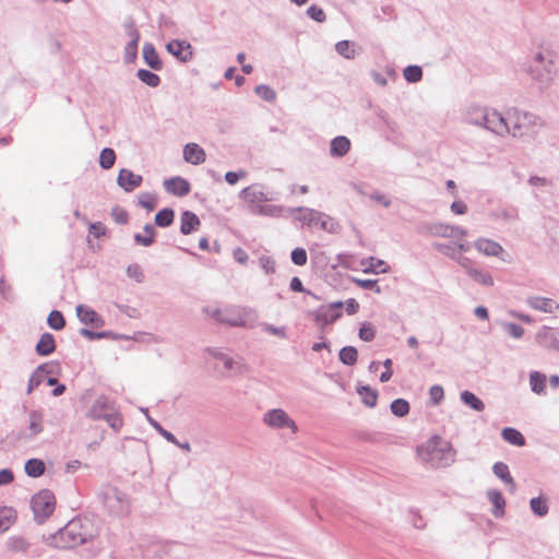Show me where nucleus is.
I'll use <instances>...</instances> for the list:
<instances>
[{"mask_svg":"<svg viewBox=\"0 0 559 559\" xmlns=\"http://www.w3.org/2000/svg\"><path fill=\"white\" fill-rule=\"evenodd\" d=\"M116 406L114 401H110L105 395L97 396L88 408L86 416L93 420H103L108 413Z\"/></svg>","mask_w":559,"mask_h":559,"instance_id":"9d476101","label":"nucleus"},{"mask_svg":"<svg viewBox=\"0 0 559 559\" xmlns=\"http://www.w3.org/2000/svg\"><path fill=\"white\" fill-rule=\"evenodd\" d=\"M9 546L14 551L27 550L28 543L21 536L10 538Z\"/></svg>","mask_w":559,"mask_h":559,"instance_id":"338daca9","label":"nucleus"},{"mask_svg":"<svg viewBox=\"0 0 559 559\" xmlns=\"http://www.w3.org/2000/svg\"><path fill=\"white\" fill-rule=\"evenodd\" d=\"M111 216L117 224H121V225L127 224L128 219H129L128 212L118 205L112 207Z\"/></svg>","mask_w":559,"mask_h":559,"instance_id":"69168bd1","label":"nucleus"},{"mask_svg":"<svg viewBox=\"0 0 559 559\" xmlns=\"http://www.w3.org/2000/svg\"><path fill=\"white\" fill-rule=\"evenodd\" d=\"M284 206L274 204H261L259 206H252L251 214L260 216L278 217L284 211Z\"/></svg>","mask_w":559,"mask_h":559,"instance_id":"c756f323","label":"nucleus"},{"mask_svg":"<svg viewBox=\"0 0 559 559\" xmlns=\"http://www.w3.org/2000/svg\"><path fill=\"white\" fill-rule=\"evenodd\" d=\"M312 314H313V320L317 323H321L322 326L331 324V323L335 322L336 320H338L342 317V312L341 311H333L332 312V310H330L326 307H321L320 309L314 311Z\"/></svg>","mask_w":559,"mask_h":559,"instance_id":"a878e982","label":"nucleus"},{"mask_svg":"<svg viewBox=\"0 0 559 559\" xmlns=\"http://www.w3.org/2000/svg\"><path fill=\"white\" fill-rule=\"evenodd\" d=\"M504 330L510 336L514 338H521L524 334V329L513 322L504 323Z\"/></svg>","mask_w":559,"mask_h":559,"instance_id":"774afa93","label":"nucleus"},{"mask_svg":"<svg viewBox=\"0 0 559 559\" xmlns=\"http://www.w3.org/2000/svg\"><path fill=\"white\" fill-rule=\"evenodd\" d=\"M94 538L90 521L73 519L48 538L49 545L59 549H72Z\"/></svg>","mask_w":559,"mask_h":559,"instance_id":"f257e3e1","label":"nucleus"},{"mask_svg":"<svg viewBox=\"0 0 559 559\" xmlns=\"http://www.w3.org/2000/svg\"><path fill=\"white\" fill-rule=\"evenodd\" d=\"M420 460L433 468L449 466L454 462L455 450L449 441L439 436H433L426 443L418 447Z\"/></svg>","mask_w":559,"mask_h":559,"instance_id":"f03ea898","label":"nucleus"},{"mask_svg":"<svg viewBox=\"0 0 559 559\" xmlns=\"http://www.w3.org/2000/svg\"><path fill=\"white\" fill-rule=\"evenodd\" d=\"M239 198L243 199L246 202H248L249 211L251 212L252 206H259L262 202L273 201L275 200V197L269 193H265L263 191V186L259 183H253L251 186H248L243 188L240 193Z\"/></svg>","mask_w":559,"mask_h":559,"instance_id":"6e6552de","label":"nucleus"},{"mask_svg":"<svg viewBox=\"0 0 559 559\" xmlns=\"http://www.w3.org/2000/svg\"><path fill=\"white\" fill-rule=\"evenodd\" d=\"M31 507L34 513V520L43 524L55 511L56 498L51 490L43 489L33 496Z\"/></svg>","mask_w":559,"mask_h":559,"instance_id":"20e7f679","label":"nucleus"},{"mask_svg":"<svg viewBox=\"0 0 559 559\" xmlns=\"http://www.w3.org/2000/svg\"><path fill=\"white\" fill-rule=\"evenodd\" d=\"M357 393L361 397L362 403L368 407L377 405L378 392L369 385L357 386Z\"/></svg>","mask_w":559,"mask_h":559,"instance_id":"473e14b6","label":"nucleus"},{"mask_svg":"<svg viewBox=\"0 0 559 559\" xmlns=\"http://www.w3.org/2000/svg\"><path fill=\"white\" fill-rule=\"evenodd\" d=\"M56 350V341L51 333L41 334L35 346V352L39 356H49Z\"/></svg>","mask_w":559,"mask_h":559,"instance_id":"5701e85b","label":"nucleus"},{"mask_svg":"<svg viewBox=\"0 0 559 559\" xmlns=\"http://www.w3.org/2000/svg\"><path fill=\"white\" fill-rule=\"evenodd\" d=\"M15 519V510L12 508H3L0 510V532L9 528L12 521Z\"/></svg>","mask_w":559,"mask_h":559,"instance_id":"603ef678","label":"nucleus"},{"mask_svg":"<svg viewBox=\"0 0 559 559\" xmlns=\"http://www.w3.org/2000/svg\"><path fill=\"white\" fill-rule=\"evenodd\" d=\"M528 72L532 79L539 84L540 88L548 86L556 73L554 60L547 58L543 52H537L534 58V64L530 67Z\"/></svg>","mask_w":559,"mask_h":559,"instance_id":"39448f33","label":"nucleus"},{"mask_svg":"<svg viewBox=\"0 0 559 559\" xmlns=\"http://www.w3.org/2000/svg\"><path fill=\"white\" fill-rule=\"evenodd\" d=\"M139 204L147 211H153L156 207L155 198L148 192L139 195Z\"/></svg>","mask_w":559,"mask_h":559,"instance_id":"680f3d73","label":"nucleus"},{"mask_svg":"<svg viewBox=\"0 0 559 559\" xmlns=\"http://www.w3.org/2000/svg\"><path fill=\"white\" fill-rule=\"evenodd\" d=\"M103 420H105L116 432L120 431L123 426V418L116 406Z\"/></svg>","mask_w":559,"mask_h":559,"instance_id":"49530a36","label":"nucleus"},{"mask_svg":"<svg viewBox=\"0 0 559 559\" xmlns=\"http://www.w3.org/2000/svg\"><path fill=\"white\" fill-rule=\"evenodd\" d=\"M461 264L466 269L467 274L477 283L484 286H492L493 278L488 272L469 265V260L464 258Z\"/></svg>","mask_w":559,"mask_h":559,"instance_id":"f3484780","label":"nucleus"},{"mask_svg":"<svg viewBox=\"0 0 559 559\" xmlns=\"http://www.w3.org/2000/svg\"><path fill=\"white\" fill-rule=\"evenodd\" d=\"M136 78L150 87H157L160 84V78L146 69H139L136 71Z\"/></svg>","mask_w":559,"mask_h":559,"instance_id":"a19ab883","label":"nucleus"},{"mask_svg":"<svg viewBox=\"0 0 559 559\" xmlns=\"http://www.w3.org/2000/svg\"><path fill=\"white\" fill-rule=\"evenodd\" d=\"M536 116L528 111H521L513 109L509 112L507 119L509 123V131L506 134H511L514 138L523 136L530 127L535 123Z\"/></svg>","mask_w":559,"mask_h":559,"instance_id":"423d86ee","label":"nucleus"},{"mask_svg":"<svg viewBox=\"0 0 559 559\" xmlns=\"http://www.w3.org/2000/svg\"><path fill=\"white\" fill-rule=\"evenodd\" d=\"M289 288L293 290V292H297V293H305L309 296H311L313 299L316 300H320V297L314 294L313 292L309 290V289H306L302 285V282L299 277L297 276H294L292 280H290V284H289Z\"/></svg>","mask_w":559,"mask_h":559,"instance_id":"4d7b16f0","label":"nucleus"},{"mask_svg":"<svg viewBox=\"0 0 559 559\" xmlns=\"http://www.w3.org/2000/svg\"><path fill=\"white\" fill-rule=\"evenodd\" d=\"M43 419L44 416L41 412L35 409L29 412V432L26 436L27 439L35 438L44 430Z\"/></svg>","mask_w":559,"mask_h":559,"instance_id":"bb28decb","label":"nucleus"},{"mask_svg":"<svg viewBox=\"0 0 559 559\" xmlns=\"http://www.w3.org/2000/svg\"><path fill=\"white\" fill-rule=\"evenodd\" d=\"M317 225L322 230H325L330 234H338L341 231V225L334 221L332 217L323 213V217L320 219H317Z\"/></svg>","mask_w":559,"mask_h":559,"instance_id":"37998d69","label":"nucleus"},{"mask_svg":"<svg viewBox=\"0 0 559 559\" xmlns=\"http://www.w3.org/2000/svg\"><path fill=\"white\" fill-rule=\"evenodd\" d=\"M531 390L536 394L545 392L546 388V376L539 371H533L530 374Z\"/></svg>","mask_w":559,"mask_h":559,"instance_id":"58836bf2","label":"nucleus"},{"mask_svg":"<svg viewBox=\"0 0 559 559\" xmlns=\"http://www.w3.org/2000/svg\"><path fill=\"white\" fill-rule=\"evenodd\" d=\"M490 108L480 106L477 104H472L467 107L465 112V120L469 124L477 126L480 122V119L485 112H487Z\"/></svg>","mask_w":559,"mask_h":559,"instance_id":"7c9ffc66","label":"nucleus"},{"mask_svg":"<svg viewBox=\"0 0 559 559\" xmlns=\"http://www.w3.org/2000/svg\"><path fill=\"white\" fill-rule=\"evenodd\" d=\"M475 248L488 257H497L503 251V248L498 242L486 238L477 239Z\"/></svg>","mask_w":559,"mask_h":559,"instance_id":"b1692460","label":"nucleus"},{"mask_svg":"<svg viewBox=\"0 0 559 559\" xmlns=\"http://www.w3.org/2000/svg\"><path fill=\"white\" fill-rule=\"evenodd\" d=\"M264 423L272 428H290L294 432L297 430L295 421L281 408L266 412L263 418Z\"/></svg>","mask_w":559,"mask_h":559,"instance_id":"1a4fd4ad","label":"nucleus"},{"mask_svg":"<svg viewBox=\"0 0 559 559\" xmlns=\"http://www.w3.org/2000/svg\"><path fill=\"white\" fill-rule=\"evenodd\" d=\"M487 497L489 501L492 503V514L496 519H500L504 515V507L506 500L501 493V491L497 489H490L487 491Z\"/></svg>","mask_w":559,"mask_h":559,"instance_id":"393cba45","label":"nucleus"},{"mask_svg":"<svg viewBox=\"0 0 559 559\" xmlns=\"http://www.w3.org/2000/svg\"><path fill=\"white\" fill-rule=\"evenodd\" d=\"M206 154L197 143H188L183 147V159L192 165H200L205 162Z\"/></svg>","mask_w":559,"mask_h":559,"instance_id":"dca6fc26","label":"nucleus"},{"mask_svg":"<svg viewBox=\"0 0 559 559\" xmlns=\"http://www.w3.org/2000/svg\"><path fill=\"white\" fill-rule=\"evenodd\" d=\"M201 221L198 215L191 211H183L180 216V231L182 235H190L198 230Z\"/></svg>","mask_w":559,"mask_h":559,"instance_id":"a211bd4d","label":"nucleus"},{"mask_svg":"<svg viewBox=\"0 0 559 559\" xmlns=\"http://www.w3.org/2000/svg\"><path fill=\"white\" fill-rule=\"evenodd\" d=\"M350 150V141L347 136L337 135L330 143V154L332 157H343Z\"/></svg>","mask_w":559,"mask_h":559,"instance_id":"412c9836","label":"nucleus"},{"mask_svg":"<svg viewBox=\"0 0 559 559\" xmlns=\"http://www.w3.org/2000/svg\"><path fill=\"white\" fill-rule=\"evenodd\" d=\"M290 259L295 265L302 266L308 260L307 251L304 248H295L290 252Z\"/></svg>","mask_w":559,"mask_h":559,"instance_id":"bf43d9fd","label":"nucleus"},{"mask_svg":"<svg viewBox=\"0 0 559 559\" xmlns=\"http://www.w3.org/2000/svg\"><path fill=\"white\" fill-rule=\"evenodd\" d=\"M429 397L433 405H438L444 397L443 388L439 384H435L429 390Z\"/></svg>","mask_w":559,"mask_h":559,"instance_id":"e2e57ef3","label":"nucleus"},{"mask_svg":"<svg viewBox=\"0 0 559 559\" xmlns=\"http://www.w3.org/2000/svg\"><path fill=\"white\" fill-rule=\"evenodd\" d=\"M493 474L502 480L507 486H509V490L511 492H515L516 484L510 474L509 466L503 462H496L492 466Z\"/></svg>","mask_w":559,"mask_h":559,"instance_id":"aec40b11","label":"nucleus"},{"mask_svg":"<svg viewBox=\"0 0 559 559\" xmlns=\"http://www.w3.org/2000/svg\"><path fill=\"white\" fill-rule=\"evenodd\" d=\"M354 283H356L362 289H373L374 293L380 294L381 288L377 285L378 280H360L354 278Z\"/></svg>","mask_w":559,"mask_h":559,"instance_id":"0e129e2a","label":"nucleus"},{"mask_svg":"<svg viewBox=\"0 0 559 559\" xmlns=\"http://www.w3.org/2000/svg\"><path fill=\"white\" fill-rule=\"evenodd\" d=\"M148 423L168 442L178 443V439L175 437V435L166 430L157 420H155L152 417H148Z\"/></svg>","mask_w":559,"mask_h":559,"instance_id":"5fc2aeb1","label":"nucleus"},{"mask_svg":"<svg viewBox=\"0 0 559 559\" xmlns=\"http://www.w3.org/2000/svg\"><path fill=\"white\" fill-rule=\"evenodd\" d=\"M530 508L532 512L539 518H544L548 514L549 506L547 498L539 496L530 500Z\"/></svg>","mask_w":559,"mask_h":559,"instance_id":"c9c22d12","label":"nucleus"},{"mask_svg":"<svg viewBox=\"0 0 559 559\" xmlns=\"http://www.w3.org/2000/svg\"><path fill=\"white\" fill-rule=\"evenodd\" d=\"M123 28L126 35L130 38V40L140 41V33L136 28L135 22L132 17H127L123 22Z\"/></svg>","mask_w":559,"mask_h":559,"instance_id":"6e6d98bb","label":"nucleus"},{"mask_svg":"<svg viewBox=\"0 0 559 559\" xmlns=\"http://www.w3.org/2000/svg\"><path fill=\"white\" fill-rule=\"evenodd\" d=\"M217 321L222 323H226L230 326H241L245 324V321L242 317L240 316H233L227 310L221 311L219 309H216L212 314Z\"/></svg>","mask_w":559,"mask_h":559,"instance_id":"72a5a7b5","label":"nucleus"},{"mask_svg":"<svg viewBox=\"0 0 559 559\" xmlns=\"http://www.w3.org/2000/svg\"><path fill=\"white\" fill-rule=\"evenodd\" d=\"M164 188L168 193L176 197H185L189 194L191 187L187 179L182 177H173L164 181Z\"/></svg>","mask_w":559,"mask_h":559,"instance_id":"2eb2a0df","label":"nucleus"},{"mask_svg":"<svg viewBox=\"0 0 559 559\" xmlns=\"http://www.w3.org/2000/svg\"><path fill=\"white\" fill-rule=\"evenodd\" d=\"M175 212L170 207L158 211L155 215V225L158 227H168L174 223Z\"/></svg>","mask_w":559,"mask_h":559,"instance_id":"4c0bfd02","label":"nucleus"},{"mask_svg":"<svg viewBox=\"0 0 559 559\" xmlns=\"http://www.w3.org/2000/svg\"><path fill=\"white\" fill-rule=\"evenodd\" d=\"M307 15L319 23H323L326 20L324 11L317 4H312L307 9Z\"/></svg>","mask_w":559,"mask_h":559,"instance_id":"052dcab7","label":"nucleus"},{"mask_svg":"<svg viewBox=\"0 0 559 559\" xmlns=\"http://www.w3.org/2000/svg\"><path fill=\"white\" fill-rule=\"evenodd\" d=\"M24 471L27 476L38 478L45 473L46 466L40 459H29L25 463Z\"/></svg>","mask_w":559,"mask_h":559,"instance_id":"2f4dec72","label":"nucleus"},{"mask_svg":"<svg viewBox=\"0 0 559 559\" xmlns=\"http://www.w3.org/2000/svg\"><path fill=\"white\" fill-rule=\"evenodd\" d=\"M477 127H481L501 136L509 131V123L507 119L493 109H489L483 115L480 122L477 123Z\"/></svg>","mask_w":559,"mask_h":559,"instance_id":"0eeeda50","label":"nucleus"},{"mask_svg":"<svg viewBox=\"0 0 559 559\" xmlns=\"http://www.w3.org/2000/svg\"><path fill=\"white\" fill-rule=\"evenodd\" d=\"M167 51L181 62H188L192 59L193 52L191 45L186 40L174 39L166 45Z\"/></svg>","mask_w":559,"mask_h":559,"instance_id":"f8f14e48","label":"nucleus"},{"mask_svg":"<svg viewBox=\"0 0 559 559\" xmlns=\"http://www.w3.org/2000/svg\"><path fill=\"white\" fill-rule=\"evenodd\" d=\"M527 304L533 309L547 313H552L555 309H559V305L555 300L545 297H528Z\"/></svg>","mask_w":559,"mask_h":559,"instance_id":"4be33fe9","label":"nucleus"},{"mask_svg":"<svg viewBox=\"0 0 559 559\" xmlns=\"http://www.w3.org/2000/svg\"><path fill=\"white\" fill-rule=\"evenodd\" d=\"M361 264L365 266V273H385L388 271L386 267L380 269L385 265V262L373 257L364 260Z\"/></svg>","mask_w":559,"mask_h":559,"instance_id":"79ce46f5","label":"nucleus"},{"mask_svg":"<svg viewBox=\"0 0 559 559\" xmlns=\"http://www.w3.org/2000/svg\"><path fill=\"white\" fill-rule=\"evenodd\" d=\"M536 341L545 348L559 352V331L549 326H543L536 334Z\"/></svg>","mask_w":559,"mask_h":559,"instance_id":"4468645a","label":"nucleus"},{"mask_svg":"<svg viewBox=\"0 0 559 559\" xmlns=\"http://www.w3.org/2000/svg\"><path fill=\"white\" fill-rule=\"evenodd\" d=\"M501 437L504 441L512 445L524 447L526 440L521 431L512 427H506L501 431Z\"/></svg>","mask_w":559,"mask_h":559,"instance_id":"c85d7f7f","label":"nucleus"},{"mask_svg":"<svg viewBox=\"0 0 559 559\" xmlns=\"http://www.w3.org/2000/svg\"><path fill=\"white\" fill-rule=\"evenodd\" d=\"M390 409L393 415L404 417L409 413V403L404 399H396L392 401Z\"/></svg>","mask_w":559,"mask_h":559,"instance_id":"8fccbe9b","label":"nucleus"},{"mask_svg":"<svg viewBox=\"0 0 559 559\" xmlns=\"http://www.w3.org/2000/svg\"><path fill=\"white\" fill-rule=\"evenodd\" d=\"M143 60L144 62L155 71H160L163 69V61L160 60L154 45L152 43H145L143 45Z\"/></svg>","mask_w":559,"mask_h":559,"instance_id":"6ab92c4d","label":"nucleus"},{"mask_svg":"<svg viewBox=\"0 0 559 559\" xmlns=\"http://www.w3.org/2000/svg\"><path fill=\"white\" fill-rule=\"evenodd\" d=\"M288 212L289 213H294V212L302 213V215L297 218L299 221L307 223L308 225L316 224L317 219H320L323 217L322 212L316 211L313 209L302 207V206L288 209Z\"/></svg>","mask_w":559,"mask_h":559,"instance_id":"cd10ccee","label":"nucleus"},{"mask_svg":"<svg viewBox=\"0 0 559 559\" xmlns=\"http://www.w3.org/2000/svg\"><path fill=\"white\" fill-rule=\"evenodd\" d=\"M461 401L473 411L483 412L485 409V403L471 391L461 392Z\"/></svg>","mask_w":559,"mask_h":559,"instance_id":"f704fd0d","label":"nucleus"},{"mask_svg":"<svg viewBox=\"0 0 559 559\" xmlns=\"http://www.w3.org/2000/svg\"><path fill=\"white\" fill-rule=\"evenodd\" d=\"M47 324L56 331H61L66 326V319L59 310H51L47 318Z\"/></svg>","mask_w":559,"mask_h":559,"instance_id":"de8ad7c7","label":"nucleus"},{"mask_svg":"<svg viewBox=\"0 0 559 559\" xmlns=\"http://www.w3.org/2000/svg\"><path fill=\"white\" fill-rule=\"evenodd\" d=\"M358 336H359L360 340H362L365 342H371L374 338V336H376V330H374V328L372 326L371 323L364 322L360 325V329H359V332H358Z\"/></svg>","mask_w":559,"mask_h":559,"instance_id":"13d9d810","label":"nucleus"},{"mask_svg":"<svg viewBox=\"0 0 559 559\" xmlns=\"http://www.w3.org/2000/svg\"><path fill=\"white\" fill-rule=\"evenodd\" d=\"M139 41L130 40L123 51V60L126 63H133L138 58Z\"/></svg>","mask_w":559,"mask_h":559,"instance_id":"864d4df0","label":"nucleus"},{"mask_svg":"<svg viewBox=\"0 0 559 559\" xmlns=\"http://www.w3.org/2000/svg\"><path fill=\"white\" fill-rule=\"evenodd\" d=\"M97 497L107 511L116 516H124L129 513L130 502L127 493L111 485H104Z\"/></svg>","mask_w":559,"mask_h":559,"instance_id":"7ed1b4c3","label":"nucleus"},{"mask_svg":"<svg viewBox=\"0 0 559 559\" xmlns=\"http://www.w3.org/2000/svg\"><path fill=\"white\" fill-rule=\"evenodd\" d=\"M340 361L346 366H354L358 359V352L354 346H344L338 353Z\"/></svg>","mask_w":559,"mask_h":559,"instance_id":"e433bc0d","label":"nucleus"},{"mask_svg":"<svg viewBox=\"0 0 559 559\" xmlns=\"http://www.w3.org/2000/svg\"><path fill=\"white\" fill-rule=\"evenodd\" d=\"M418 233L429 234L436 237L452 238L455 237V229L452 225L443 223H426L418 227Z\"/></svg>","mask_w":559,"mask_h":559,"instance_id":"ddd939ff","label":"nucleus"},{"mask_svg":"<svg viewBox=\"0 0 559 559\" xmlns=\"http://www.w3.org/2000/svg\"><path fill=\"white\" fill-rule=\"evenodd\" d=\"M97 312L92 309L91 307H87L85 305H79L76 307V316L81 323L84 325H91L92 322L97 317Z\"/></svg>","mask_w":559,"mask_h":559,"instance_id":"ea45409f","label":"nucleus"},{"mask_svg":"<svg viewBox=\"0 0 559 559\" xmlns=\"http://www.w3.org/2000/svg\"><path fill=\"white\" fill-rule=\"evenodd\" d=\"M335 50L346 59H354L356 56L355 44L349 40H341L336 43Z\"/></svg>","mask_w":559,"mask_h":559,"instance_id":"c03bdc74","label":"nucleus"},{"mask_svg":"<svg viewBox=\"0 0 559 559\" xmlns=\"http://www.w3.org/2000/svg\"><path fill=\"white\" fill-rule=\"evenodd\" d=\"M116 162V153L110 147H105L100 151L99 154V166L103 169H110Z\"/></svg>","mask_w":559,"mask_h":559,"instance_id":"a18cd8bd","label":"nucleus"},{"mask_svg":"<svg viewBox=\"0 0 559 559\" xmlns=\"http://www.w3.org/2000/svg\"><path fill=\"white\" fill-rule=\"evenodd\" d=\"M143 182L141 175L134 174L132 170L121 168L117 176V185L122 188L126 192H132L139 188Z\"/></svg>","mask_w":559,"mask_h":559,"instance_id":"9b49d317","label":"nucleus"},{"mask_svg":"<svg viewBox=\"0 0 559 559\" xmlns=\"http://www.w3.org/2000/svg\"><path fill=\"white\" fill-rule=\"evenodd\" d=\"M254 93L265 102L272 103L276 99L275 91L266 84H260L254 87Z\"/></svg>","mask_w":559,"mask_h":559,"instance_id":"3c124183","label":"nucleus"},{"mask_svg":"<svg viewBox=\"0 0 559 559\" xmlns=\"http://www.w3.org/2000/svg\"><path fill=\"white\" fill-rule=\"evenodd\" d=\"M403 75L408 83H417L423 79V69L419 66L411 64L403 70Z\"/></svg>","mask_w":559,"mask_h":559,"instance_id":"09e8293b","label":"nucleus"}]
</instances>
